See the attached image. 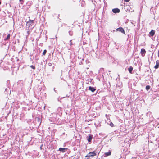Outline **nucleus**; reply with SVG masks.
I'll return each mask as SVG.
<instances>
[{"label": "nucleus", "mask_w": 159, "mask_h": 159, "mask_svg": "<svg viewBox=\"0 0 159 159\" xmlns=\"http://www.w3.org/2000/svg\"><path fill=\"white\" fill-rule=\"evenodd\" d=\"M97 155V152L96 151H93L92 152H89L85 156V157H87V159H90L93 158L94 157Z\"/></svg>", "instance_id": "1"}, {"label": "nucleus", "mask_w": 159, "mask_h": 159, "mask_svg": "<svg viewBox=\"0 0 159 159\" xmlns=\"http://www.w3.org/2000/svg\"><path fill=\"white\" fill-rule=\"evenodd\" d=\"M118 31H120L121 33L125 34L124 30L122 27H120L119 28L116 29V31L117 32Z\"/></svg>", "instance_id": "2"}, {"label": "nucleus", "mask_w": 159, "mask_h": 159, "mask_svg": "<svg viewBox=\"0 0 159 159\" xmlns=\"http://www.w3.org/2000/svg\"><path fill=\"white\" fill-rule=\"evenodd\" d=\"M34 22V20H30L29 21L27 22L26 25L28 26L29 27H30L32 25Z\"/></svg>", "instance_id": "3"}, {"label": "nucleus", "mask_w": 159, "mask_h": 159, "mask_svg": "<svg viewBox=\"0 0 159 159\" xmlns=\"http://www.w3.org/2000/svg\"><path fill=\"white\" fill-rule=\"evenodd\" d=\"M111 154V150H109L108 152H105L104 154V157H106L108 156H110Z\"/></svg>", "instance_id": "4"}, {"label": "nucleus", "mask_w": 159, "mask_h": 159, "mask_svg": "<svg viewBox=\"0 0 159 159\" xmlns=\"http://www.w3.org/2000/svg\"><path fill=\"white\" fill-rule=\"evenodd\" d=\"M146 53V51L145 49L144 48H142L141 49L140 53L141 55L143 57H144L145 56V53Z\"/></svg>", "instance_id": "5"}, {"label": "nucleus", "mask_w": 159, "mask_h": 159, "mask_svg": "<svg viewBox=\"0 0 159 159\" xmlns=\"http://www.w3.org/2000/svg\"><path fill=\"white\" fill-rule=\"evenodd\" d=\"M92 138L93 136L91 134H89V136L87 137V139L89 142H91Z\"/></svg>", "instance_id": "6"}, {"label": "nucleus", "mask_w": 159, "mask_h": 159, "mask_svg": "<svg viewBox=\"0 0 159 159\" xmlns=\"http://www.w3.org/2000/svg\"><path fill=\"white\" fill-rule=\"evenodd\" d=\"M112 11L114 13H117L120 12V10L118 8L113 9L112 10Z\"/></svg>", "instance_id": "7"}, {"label": "nucleus", "mask_w": 159, "mask_h": 159, "mask_svg": "<svg viewBox=\"0 0 159 159\" xmlns=\"http://www.w3.org/2000/svg\"><path fill=\"white\" fill-rule=\"evenodd\" d=\"M156 65L154 66L155 69L158 68L159 67V60H157L156 61Z\"/></svg>", "instance_id": "8"}, {"label": "nucleus", "mask_w": 159, "mask_h": 159, "mask_svg": "<svg viewBox=\"0 0 159 159\" xmlns=\"http://www.w3.org/2000/svg\"><path fill=\"white\" fill-rule=\"evenodd\" d=\"M89 90L93 92L96 90V89L93 87L90 86L89 87Z\"/></svg>", "instance_id": "9"}, {"label": "nucleus", "mask_w": 159, "mask_h": 159, "mask_svg": "<svg viewBox=\"0 0 159 159\" xmlns=\"http://www.w3.org/2000/svg\"><path fill=\"white\" fill-rule=\"evenodd\" d=\"M67 150V148H60L59 149V151L62 152L64 153L65 152V151Z\"/></svg>", "instance_id": "10"}, {"label": "nucleus", "mask_w": 159, "mask_h": 159, "mask_svg": "<svg viewBox=\"0 0 159 159\" xmlns=\"http://www.w3.org/2000/svg\"><path fill=\"white\" fill-rule=\"evenodd\" d=\"M155 33V31L153 30H152L150 32L149 34L151 36H154Z\"/></svg>", "instance_id": "11"}, {"label": "nucleus", "mask_w": 159, "mask_h": 159, "mask_svg": "<svg viewBox=\"0 0 159 159\" xmlns=\"http://www.w3.org/2000/svg\"><path fill=\"white\" fill-rule=\"evenodd\" d=\"M133 70V68L132 66H130L128 68V71L131 74L132 73V71Z\"/></svg>", "instance_id": "12"}, {"label": "nucleus", "mask_w": 159, "mask_h": 159, "mask_svg": "<svg viewBox=\"0 0 159 159\" xmlns=\"http://www.w3.org/2000/svg\"><path fill=\"white\" fill-rule=\"evenodd\" d=\"M10 34H8L7 36V38L5 39V40H8V39H9L10 38Z\"/></svg>", "instance_id": "13"}, {"label": "nucleus", "mask_w": 159, "mask_h": 159, "mask_svg": "<svg viewBox=\"0 0 159 159\" xmlns=\"http://www.w3.org/2000/svg\"><path fill=\"white\" fill-rule=\"evenodd\" d=\"M150 86L149 85H147L146 87V89L147 90H148L150 89Z\"/></svg>", "instance_id": "14"}, {"label": "nucleus", "mask_w": 159, "mask_h": 159, "mask_svg": "<svg viewBox=\"0 0 159 159\" xmlns=\"http://www.w3.org/2000/svg\"><path fill=\"white\" fill-rule=\"evenodd\" d=\"M111 127H113L114 126V125L111 122H110V124H109Z\"/></svg>", "instance_id": "15"}, {"label": "nucleus", "mask_w": 159, "mask_h": 159, "mask_svg": "<svg viewBox=\"0 0 159 159\" xmlns=\"http://www.w3.org/2000/svg\"><path fill=\"white\" fill-rule=\"evenodd\" d=\"M46 52H47V50L46 49L44 50L43 51V55H44V56L45 55Z\"/></svg>", "instance_id": "16"}, {"label": "nucleus", "mask_w": 159, "mask_h": 159, "mask_svg": "<svg viewBox=\"0 0 159 159\" xmlns=\"http://www.w3.org/2000/svg\"><path fill=\"white\" fill-rule=\"evenodd\" d=\"M30 67L33 69H35V67L34 66H33V65H31Z\"/></svg>", "instance_id": "17"}, {"label": "nucleus", "mask_w": 159, "mask_h": 159, "mask_svg": "<svg viewBox=\"0 0 159 159\" xmlns=\"http://www.w3.org/2000/svg\"><path fill=\"white\" fill-rule=\"evenodd\" d=\"M124 1L126 2H129L130 0H124Z\"/></svg>", "instance_id": "18"}, {"label": "nucleus", "mask_w": 159, "mask_h": 159, "mask_svg": "<svg viewBox=\"0 0 159 159\" xmlns=\"http://www.w3.org/2000/svg\"><path fill=\"white\" fill-rule=\"evenodd\" d=\"M39 122L40 121V118H37Z\"/></svg>", "instance_id": "19"}, {"label": "nucleus", "mask_w": 159, "mask_h": 159, "mask_svg": "<svg viewBox=\"0 0 159 159\" xmlns=\"http://www.w3.org/2000/svg\"><path fill=\"white\" fill-rule=\"evenodd\" d=\"M19 0L20 2H21L23 1H24V0Z\"/></svg>", "instance_id": "20"}, {"label": "nucleus", "mask_w": 159, "mask_h": 159, "mask_svg": "<svg viewBox=\"0 0 159 159\" xmlns=\"http://www.w3.org/2000/svg\"><path fill=\"white\" fill-rule=\"evenodd\" d=\"M48 64H49V66H50V65H51V63H49Z\"/></svg>", "instance_id": "21"}, {"label": "nucleus", "mask_w": 159, "mask_h": 159, "mask_svg": "<svg viewBox=\"0 0 159 159\" xmlns=\"http://www.w3.org/2000/svg\"><path fill=\"white\" fill-rule=\"evenodd\" d=\"M27 32H28V34H29V31H28Z\"/></svg>", "instance_id": "22"}]
</instances>
